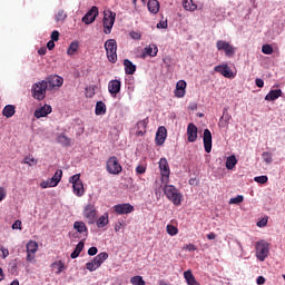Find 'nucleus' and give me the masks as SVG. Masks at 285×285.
I'll use <instances>...</instances> for the list:
<instances>
[{
    "label": "nucleus",
    "instance_id": "nucleus-1",
    "mask_svg": "<svg viewBox=\"0 0 285 285\" xmlns=\"http://www.w3.org/2000/svg\"><path fill=\"white\" fill-rule=\"evenodd\" d=\"M164 194L165 197H167V199L174 204V206H181V199H184V196L179 193V189H177L175 185L166 184L164 186Z\"/></svg>",
    "mask_w": 285,
    "mask_h": 285
},
{
    "label": "nucleus",
    "instance_id": "nucleus-2",
    "mask_svg": "<svg viewBox=\"0 0 285 285\" xmlns=\"http://www.w3.org/2000/svg\"><path fill=\"white\" fill-rule=\"evenodd\" d=\"M48 91V82L46 80L38 81L31 87V95L37 101H43L46 99V92Z\"/></svg>",
    "mask_w": 285,
    "mask_h": 285
},
{
    "label": "nucleus",
    "instance_id": "nucleus-3",
    "mask_svg": "<svg viewBox=\"0 0 285 285\" xmlns=\"http://www.w3.org/2000/svg\"><path fill=\"white\" fill-rule=\"evenodd\" d=\"M117 18V13L111 11L110 9H107L104 11V32L105 35H110L112 32V26H115V19Z\"/></svg>",
    "mask_w": 285,
    "mask_h": 285
},
{
    "label": "nucleus",
    "instance_id": "nucleus-4",
    "mask_svg": "<svg viewBox=\"0 0 285 285\" xmlns=\"http://www.w3.org/2000/svg\"><path fill=\"white\" fill-rule=\"evenodd\" d=\"M107 59L110 63H117V40L109 39L105 42Z\"/></svg>",
    "mask_w": 285,
    "mask_h": 285
},
{
    "label": "nucleus",
    "instance_id": "nucleus-5",
    "mask_svg": "<svg viewBox=\"0 0 285 285\" xmlns=\"http://www.w3.org/2000/svg\"><path fill=\"white\" fill-rule=\"evenodd\" d=\"M256 257L258 262H265L266 257H268V254L271 253V247L266 240H259L256 243Z\"/></svg>",
    "mask_w": 285,
    "mask_h": 285
},
{
    "label": "nucleus",
    "instance_id": "nucleus-6",
    "mask_svg": "<svg viewBox=\"0 0 285 285\" xmlns=\"http://www.w3.org/2000/svg\"><path fill=\"white\" fill-rule=\"evenodd\" d=\"M108 259V253L102 252L98 254L91 262L86 263L87 271H90V273H94V271H97V268L101 267V264Z\"/></svg>",
    "mask_w": 285,
    "mask_h": 285
},
{
    "label": "nucleus",
    "instance_id": "nucleus-7",
    "mask_svg": "<svg viewBox=\"0 0 285 285\" xmlns=\"http://www.w3.org/2000/svg\"><path fill=\"white\" fill-rule=\"evenodd\" d=\"M82 215L87 222V224H89V226H92V224H95L97 222V207H95V205L92 204H88L85 206Z\"/></svg>",
    "mask_w": 285,
    "mask_h": 285
},
{
    "label": "nucleus",
    "instance_id": "nucleus-8",
    "mask_svg": "<svg viewBox=\"0 0 285 285\" xmlns=\"http://www.w3.org/2000/svg\"><path fill=\"white\" fill-rule=\"evenodd\" d=\"M106 166L109 175H120L121 170H124V167H121V164H119L117 156L109 157Z\"/></svg>",
    "mask_w": 285,
    "mask_h": 285
},
{
    "label": "nucleus",
    "instance_id": "nucleus-9",
    "mask_svg": "<svg viewBox=\"0 0 285 285\" xmlns=\"http://www.w3.org/2000/svg\"><path fill=\"white\" fill-rule=\"evenodd\" d=\"M217 50H224L225 57L233 58L235 57L236 48L230 45V42H227L226 40H218L216 42Z\"/></svg>",
    "mask_w": 285,
    "mask_h": 285
},
{
    "label": "nucleus",
    "instance_id": "nucleus-10",
    "mask_svg": "<svg viewBox=\"0 0 285 285\" xmlns=\"http://www.w3.org/2000/svg\"><path fill=\"white\" fill-rule=\"evenodd\" d=\"M47 82V88L53 90V88H61L63 86V78L61 76H49L45 80Z\"/></svg>",
    "mask_w": 285,
    "mask_h": 285
},
{
    "label": "nucleus",
    "instance_id": "nucleus-11",
    "mask_svg": "<svg viewBox=\"0 0 285 285\" xmlns=\"http://www.w3.org/2000/svg\"><path fill=\"white\" fill-rule=\"evenodd\" d=\"M114 210L116 215H130V213H135V206L130 203L118 204L114 206Z\"/></svg>",
    "mask_w": 285,
    "mask_h": 285
},
{
    "label": "nucleus",
    "instance_id": "nucleus-12",
    "mask_svg": "<svg viewBox=\"0 0 285 285\" xmlns=\"http://www.w3.org/2000/svg\"><path fill=\"white\" fill-rule=\"evenodd\" d=\"M159 170L163 177V181L166 179V184H168V179L170 177V166L168 165V160L166 158H160Z\"/></svg>",
    "mask_w": 285,
    "mask_h": 285
},
{
    "label": "nucleus",
    "instance_id": "nucleus-13",
    "mask_svg": "<svg viewBox=\"0 0 285 285\" xmlns=\"http://www.w3.org/2000/svg\"><path fill=\"white\" fill-rule=\"evenodd\" d=\"M215 72H218L226 79H233L235 77V73H233V70H230V67H228L227 63L225 65H218L214 68Z\"/></svg>",
    "mask_w": 285,
    "mask_h": 285
},
{
    "label": "nucleus",
    "instance_id": "nucleus-14",
    "mask_svg": "<svg viewBox=\"0 0 285 285\" xmlns=\"http://www.w3.org/2000/svg\"><path fill=\"white\" fill-rule=\"evenodd\" d=\"M97 17H99V8L92 7V8L82 17V21H83V23H86L87 26H89V23H94V21H95V19H97Z\"/></svg>",
    "mask_w": 285,
    "mask_h": 285
},
{
    "label": "nucleus",
    "instance_id": "nucleus-15",
    "mask_svg": "<svg viewBox=\"0 0 285 285\" xmlns=\"http://www.w3.org/2000/svg\"><path fill=\"white\" fill-rule=\"evenodd\" d=\"M203 141L205 153H210L213 150V134L210 132V129L204 130Z\"/></svg>",
    "mask_w": 285,
    "mask_h": 285
},
{
    "label": "nucleus",
    "instance_id": "nucleus-16",
    "mask_svg": "<svg viewBox=\"0 0 285 285\" xmlns=\"http://www.w3.org/2000/svg\"><path fill=\"white\" fill-rule=\"evenodd\" d=\"M109 94L112 97H117L121 92V80H110L108 83Z\"/></svg>",
    "mask_w": 285,
    "mask_h": 285
},
{
    "label": "nucleus",
    "instance_id": "nucleus-17",
    "mask_svg": "<svg viewBox=\"0 0 285 285\" xmlns=\"http://www.w3.org/2000/svg\"><path fill=\"white\" fill-rule=\"evenodd\" d=\"M166 137H168V130L164 126L159 127L156 131V145L164 146Z\"/></svg>",
    "mask_w": 285,
    "mask_h": 285
},
{
    "label": "nucleus",
    "instance_id": "nucleus-18",
    "mask_svg": "<svg viewBox=\"0 0 285 285\" xmlns=\"http://www.w3.org/2000/svg\"><path fill=\"white\" fill-rule=\"evenodd\" d=\"M50 112H52V106L43 105L42 107L35 110L33 117H36V119H41V117H48Z\"/></svg>",
    "mask_w": 285,
    "mask_h": 285
},
{
    "label": "nucleus",
    "instance_id": "nucleus-19",
    "mask_svg": "<svg viewBox=\"0 0 285 285\" xmlns=\"http://www.w3.org/2000/svg\"><path fill=\"white\" fill-rule=\"evenodd\" d=\"M230 119H233V116H230V114H228V108L225 107L224 110H223V116L220 117V119L218 121L219 128L228 129V126L230 124Z\"/></svg>",
    "mask_w": 285,
    "mask_h": 285
},
{
    "label": "nucleus",
    "instance_id": "nucleus-20",
    "mask_svg": "<svg viewBox=\"0 0 285 285\" xmlns=\"http://www.w3.org/2000/svg\"><path fill=\"white\" fill-rule=\"evenodd\" d=\"M187 141H189V144L197 141V126L193 122L187 126Z\"/></svg>",
    "mask_w": 285,
    "mask_h": 285
},
{
    "label": "nucleus",
    "instance_id": "nucleus-21",
    "mask_svg": "<svg viewBox=\"0 0 285 285\" xmlns=\"http://www.w3.org/2000/svg\"><path fill=\"white\" fill-rule=\"evenodd\" d=\"M148 124H149V120L148 118H145L142 120H139L137 124H136V136L137 137H144L146 135V128H148Z\"/></svg>",
    "mask_w": 285,
    "mask_h": 285
},
{
    "label": "nucleus",
    "instance_id": "nucleus-22",
    "mask_svg": "<svg viewBox=\"0 0 285 285\" xmlns=\"http://www.w3.org/2000/svg\"><path fill=\"white\" fill-rule=\"evenodd\" d=\"M186 81L179 80L176 83V90H175V97H178V99H181V97L186 96Z\"/></svg>",
    "mask_w": 285,
    "mask_h": 285
},
{
    "label": "nucleus",
    "instance_id": "nucleus-23",
    "mask_svg": "<svg viewBox=\"0 0 285 285\" xmlns=\"http://www.w3.org/2000/svg\"><path fill=\"white\" fill-rule=\"evenodd\" d=\"M284 92L282 89H274L271 90L266 96H265V101H275L276 99H279Z\"/></svg>",
    "mask_w": 285,
    "mask_h": 285
},
{
    "label": "nucleus",
    "instance_id": "nucleus-24",
    "mask_svg": "<svg viewBox=\"0 0 285 285\" xmlns=\"http://www.w3.org/2000/svg\"><path fill=\"white\" fill-rule=\"evenodd\" d=\"M124 66H125V72L127 75H135L137 72V66L132 63V61L125 59L124 60Z\"/></svg>",
    "mask_w": 285,
    "mask_h": 285
},
{
    "label": "nucleus",
    "instance_id": "nucleus-25",
    "mask_svg": "<svg viewBox=\"0 0 285 285\" xmlns=\"http://www.w3.org/2000/svg\"><path fill=\"white\" fill-rule=\"evenodd\" d=\"M58 144L65 146L66 148L72 146V139H70L66 134H60L57 138Z\"/></svg>",
    "mask_w": 285,
    "mask_h": 285
},
{
    "label": "nucleus",
    "instance_id": "nucleus-26",
    "mask_svg": "<svg viewBox=\"0 0 285 285\" xmlns=\"http://www.w3.org/2000/svg\"><path fill=\"white\" fill-rule=\"evenodd\" d=\"M16 112L17 110L14 105H7L2 110V115L3 117H7V119H10V117H14Z\"/></svg>",
    "mask_w": 285,
    "mask_h": 285
},
{
    "label": "nucleus",
    "instance_id": "nucleus-27",
    "mask_svg": "<svg viewBox=\"0 0 285 285\" xmlns=\"http://www.w3.org/2000/svg\"><path fill=\"white\" fill-rule=\"evenodd\" d=\"M184 277L188 285H199V282H197V279H195V275H193L191 271L184 272Z\"/></svg>",
    "mask_w": 285,
    "mask_h": 285
},
{
    "label": "nucleus",
    "instance_id": "nucleus-28",
    "mask_svg": "<svg viewBox=\"0 0 285 285\" xmlns=\"http://www.w3.org/2000/svg\"><path fill=\"white\" fill-rule=\"evenodd\" d=\"M147 8L151 14H157L159 12V1L158 0H149L147 3Z\"/></svg>",
    "mask_w": 285,
    "mask_h": 285
},
{
    "label": "nucleus",
    "instance_id": "nucleus-29",
    "mask_svg": "<svg viewBox=\"0 0 285 285\" xmlns=\"http://www.w3.org/2000/svg\"><path fill=\"white\" fill-rule=\"evenodd\" d=\"M72 188L76 197H83V193H86V190L83 189V181L76 183L75 185H72Z\"/></svg>",
    "mask_w": 285,
    "mask_h": 285
},
{
    "label": "nucleus",
    "instance_id": "nucleus-30",
    "mask_svg": "<svg viewBox=\"0 0 285 285\" xmlns=\"http://www.w3.org/2000/svg\"><path fill=\"white\" fill-rule=\"evenodd\" d=\"M108 224H109L108 213H105L102 216H100L96 220V225L98 228H106V226H108Z\"/></svg>",
    "mask_w": 285,
    "mask_h": 285
},
{
    "label": "nucleus",
    "instance_id": "nucleus-31",
    "mask_svg": "<svg viewBox=\"0 0 285 285\" xmlns=\"http://www.w3.org/2000/svg\"><path fill=\"white\" fill-rule=\"evenodd\" d=\"M81 250H83V240H80L77 244L75 250L70 255L71 259H77V257H79V255H81Z\"/></svg>",
    "mask_w": 285,
    "mask_h": 285
},
{
    "label": "nucleus",
    "instance_id": "nucleus-32",
    "mask_svg": "<svg viewBox=\"0 0 285 285\" xmlns=\"http://www.w3.org/2000/svg\"><path fill=\"white\" fill-rule=\"evenodd\" d=\"M61 177H63V170L58 169L56 170L55 175L49 179H51V183L53 184V186H59V181H61Z\"/></svg>",
    "mask_w": 285,
    "mask_h": 285
},
{
    "label": "nucleus",
    "instance_id": "nucleus-33",
    "mask_svg": "<svg viewBox=\"0 0 285 285\" xmlns=\"http://www.w3.org/2000/svg\"><path fill=\"white\" fill-rule=\"evenodd\" d=\"M106 110H107V108H106V102H104V101H98V102L96 104L95 112H96L97 116L106 115Z\"/></svg>",
    "mask_w": 285,
    "mask_h": 285
},
{
    "label": "nucleus",
    "instance_id": "nucleus-34",
    "mask_svg": "<svg viewBox=\"0 0 285 285\" xmlns=\"http://www.w3.org/2000/svg\"><path fill=\"white\" fill-rule=\"evenodd\" d=\"M183 8L189 12H195V10H197V6L193 0H183Z\"/></svg>",
    "mask_w": 285,
    "mask_h": 285
},
{
    "label": "nucleus",
    "instance_id": "nucleus-35",
    "mask_svg": "<svg viewBox=\"0 0 285 285\" xmlns=\"http://www.w3.org/2000/svg\"><path fill=\"white\" fill-rule=\"evenodd\" d=\"M145 52L149 57H157L159 49L156 47V45H149L148 47L145 48Z\"/></svg>",
    "mask_w": 285,
    "mask_h": 285
},
{
    "label": "nucleus",
    "instance_id": "nucleus-36",
    "mask_svg": "<svg viewBox=\"0 0 285 285\" xmlns=\"http://www.w3.org/2000/svg\"><path fill=\"white\" fill-rule=\"evenodd\" d=\"M235 166H237V158L235 157V155L227 157V160H226L227 170H233Z\"/></svg>",
    "mask_w": 285,
    "mask_h": 285
},
{
    "label": "nucleus",
    "instance_id": "nucleus-37",
    "mask_svg": "<svg viewBox=\"0 0 285 285\" xmlns=\"http://www.w3.org/2000/svg\"><path fill=\"white\" fill-rule=\"evenodd\" d=\"M73 228L77 230V233H88V227H86V223L83 222H75Z\"/></svg>",
    "mask_w": 285,
    "mask_h": 285
},
{
    "label": "nucleus",
    "instance_id": "nucleus-38",
    "mask_svg": "<svg viewBox=\"0 0 285 285\" xmlns=\"http://www.w3.org/2000/svg\"><path fill=\"white\" fill-rule=\"evenodd\" d=\"M39 250V243H37L36 240H30L27 244V253H36Z\"/></svg>",
    "mask_w": 285,
    "mask_h": 285
},
{
    "label": "nucleus",
    "instance_id": "nucleus-39",
    "mask_svg": "<svg viewBox=\"0 0 285 285\" xmlns=\"http://www.w3.org/2000/svg\"><path fill=\"white\" fill-rule=\"evenodd\" d=\"M77 50H79V42L73 41L69 45V48L67 49V55L72 57V55H75V52H77Z\"/></svg>",
    "mask_w": 285,
    "mask_h": 285
},
{
    "label": "nucleus",
    "instance_id": "nucleus-40",
    "mask_svg": "<svg viewBox=\"0 0 285 285\" xmlns=\"http://www.w3.org/2000/svg\"><path fill=\"white\" fill-rule=\"evenodd\" d=\"M130 283L132 285H146V281H144V277L141 276H134L130 278Z\"/></svg>",
    "mask_w": 285,
    "mask_h": 285
},
{
    "label": "nucleus",
    "instance_id": "nucleus-41",
    "mask_svg": "<svg viewBox=\"0 0 285 285\" xmlns=\"http://www.w3.org/2000/svg\"><path fill=\"white\" fill-rule=\"evenodd\" d=\"M23 164H27L28 166H37L38 160H37V158L29 155V156L24 157Z\"/></svg>",
    "mask_w": 285,
    "mask_h": 285
},
{
    "label": "nucleus",
    "instance_id": "nucleus-42",
    "mask_svg": "<svg viewBox=\"0 0 285 285\" xmlns=\"http://www.w3.org/2000/svg\"><path fill=\"white\" fill-rule=\"evenodd\" d=\"M97 86H89L85 89L86 92V97L88 99H92L95 97V90H96Z\"/></svg>",
    "mask_w": 285,
    "mask_h": 285
},
{
    "label": "nucleus",
    "instance_id": "nucleus-43",
    "mask_svg": "<svg viewBox=\"0 0 285 285\" xmlns=\"http://www.w3.org/2000/svg\"><path fill=\"white\" fill-rule=\"evenodd\" d=\"M166 230H167L168 235H170L171 237H175V235H177V233H179V229L174 225H167Z\"/></svg>",
    "mask_w": 285,
    "mask_h": 285
},
{
    "label": "nucleus",
    "instance_id": "nucleus-44",
    "mask_svg": "<svg viewBox=\"0 0 285 285\" xmlns=\"http://www.w3.org/2000/svg\"><path fill=\"white\" fill-rule=\"evenodd\" d=\"M68 14H66V11L60 10L58 11V13L56 14V21L57 23H59L60 21H66Z\"/></svg>",
    "mask_w": 285,
    "mask_h": 285
},
{
    "label": "nucleus",
    "instance_id": "nucleus-45",
    "mask_svg": "<svg viewBox=\"0 0 285 285\" xmlns=\"http://www.w3.org/2000/svg\"><path fill=\"white\" fill-rule=\"evenodd\" d=\"M263 160L265 161V164H273V154L268 153V151H264L262 154Z\"/></svg>",
    "mask_w": 285,
    "mask_h": 285
},
{
    "label": "nucleus",
    "instance_id": "nucleus-46",
    "mask_svg": "<svg viewBox=\"0 0 285 285\" xmlns=\"http://www.w3.org/2000/svg\"><path fill=\"white\" fill-rule=\"evenodd\" d=\"M79 183H81L80 174H76L69 178V184H72V186H75L76 184H79Z\"/></svg>",
    "mask_w": 285,
    "mask_h": 285
},
{
    "label": "nucleus",
    "instance_id": "nucleus-47",
    "mask_svg": "<svg viewBox=\"0 0 285 285\" xmlns=\"http://www.w3.org/2000/svg\"><path fill=\"white\" fill-rule=\"evenodd\" d=\"M40 187H41V188H55V187H57V186H56V185L52 183V180L49 178V179L42 181V183L40 184Z\"/></svg>",
    "mask_w": 285,
    "mask_h": 285
},
{
    "label": "nucleus",
    "instance_id": "nucleus-48",
    "mask_svg": "<svg viewBox=\"0 0 285 285\" xmlns=\"http://www.w3.org/2000/svg\"><path fill=\"white\" fill-rule=\"evenodd\" d=\"M262 53L263 55H273V46H271V45H263Z\"/></svg>",
    "mask_w": 285,
    "mask_h": 285
},
{
    "label": "nucleus",
    "instance_id": "nucleus-49",
    "mask_svg": "<svg viewBox=\"0 0 285 285\" xmlns=\"http://www.w3.org/2000/svg\"><path fill=\"white\" fill-rule=\"evenodd\" d=\"M55 266H57L58 268L57 275H59L60 273H63V269L66 268V265L61 261L56 262Z\"/></svg>",
    "mask_w": 285,
    "mask_h": 285
},
{
    "label": "nucleus",
    "instance_id": "nucleus-50",
    "mask_svg": "<svg viewBox=\"0 0 285 285\" xmlns=\"http://www.w3.org/2000/svg\"><path fill=\"white\" fill-rule=\"evenodd\" d=\"M254 181L257 184H266L268 181V176H256Z\"/></svg>",
    "mask_w": 285,
    "mask_h": 285
},
{
    "label": "nucleus",
    "instance_id": "nucleus-51",
    "mask_svg": "<svg viewBox=\"0 0 285 285\" xmlns=\"http://www.w3.org/2000/svg\"><path fill=\"white\" fill-rule=\"evenodd\" d=\"M242 202H244V196L242 195L229 199V204H242Z\"/></svg>",
    "mask_w": 285,
    "mask_h": 285
},
{
    "label": "nucleus",
    "instance_id": "nucleus-52",
    "mask_svg": "<svg viewBox=\"0 0 285 285\" xmlns=\"http://www.w3.org/2000/svg\"><path fill=\"white\" fill-rule=\"evenodd\" d=\"M129 37H131V39H134L135 41H139V39H141V33L137 31H131L129 33Z\"/></svg>",
    "mask_w": 285,
    "mask_h": 285
},
{
    "label": "nucleus",
    "instance_id": "nucleus-53",
    "mask_svg": "<svg viewBox=\"0 0 285 285\" xmlns=\"http://www.w3.org/2000/svg\"><path fill=\"white\" fill-rule=\"evenodd\" d=\"M136 173H137V175H144V173H146V166L145 165H138L136 167Z\"/></svg>",
    "mask_w": 285,
    "mask_h": 285
},
{
    "label": "nucleus",
    "instance_id": "nucleus-54",
    "mask_svg": "<svg viewBox=\"0 0 285 285\" xmlns=\"http://www.w3.org/2000/svg\"><path fill=\"white\" fill-rule=\"evenodd\" d=\"M97 253H99V249H97V247H90V248L88 249V255H89L90 257H95V255H97Z\"/></svg>",
    "mask_w": 285,
    "mask_h": 285
},
{
    "label": "nucleus",
    "instance_id": "nucleus-55",
    "mask_svg": "<svg viewBox=\"0 0 285 285\" xmlns=\"http://www.w3.org/2000/svg\"><path fill=\"white\" fill-rule=\"evenodd\" d=\"M12 229L13 230H21V220H16L13 224H12Z\"/></svg>",
    "mask_w": 285,
    "mask_h": 285
},
{
    "label": "nucleus",
    "instance_id": "nucleus-56",
    "mask_svg": "<svg viewBox=\"0 0 285 285\" xmlns=\"http://www.w3.org/2000/svg\"><path fill=\"white\" fill-rule=\"evenodd\" d=\"M184 248L185 250H189V253L197 250V246H195L194 244H188Z\"/></svg>",
    "mask_w": 285,
    "mask_h": 285
},
{
    "label": "nucleus",
    "instance_id": "nucleus-57",
    "mask_svg": "<svg viewBox=\"0 0 285 285\" xmlns=\"http://www.w3.org/2000/svg\"><path fill=\"white\" fill-rule=\"evenodd\" d=\"M1 253H2V259H6V257H8V255H10V250H8V248L6 247H1L0 248Z\"/></svg>",
    "mask_w": 285,
    "mask_h": 285
},
{
    "label": "nucleus",
    "instance_id": "nucleus-58",
    "mask_svg": "<svg viewBox=\"0 0 285 285\" xmlns=\"http://www.w3.org/2000/svg\"><path fill=\"white\" fill-rule=\"evenodd\" d=\"M51 41H59V31L55 30L51 32Z\"/></svg>",
    "mask_w": 285,
    "mask_h": 285
},
{
    "label": "nucleus",
    "instance_id": "nucleus-59",
    "mask_svg": "<svg viewBox=\"0 0 285 285\" xmlns=\"http://www.w3.org/2000/svg\"><path fill=\"white\" fill-rule=\"evenodd\" d=\"M268 224V219L263 218L257 223L258 228H264Z\"/></svg>",
    "mask_w": 285,
    "mask_h": 285
},
{
    "label": "nucleus",
    "instance_id": "nucleus-60",
    "mask_svg": "<svg viewBox=\"0 0 285 285\" xmlns=\"http://www.w3.org/2000/svg\"><path fill=\"white\" fill-rule=\"evenodd\" d=\"M255 83L257 88H264V80L262 78H256Z\"/></svg>",
    "mask_w": 285,
    "mask_h": 285
},
{
    "label": "nucleus",
    "instance_id": "nucleus-61",
    "mask_svg": "<svg viewBox=\"0 0 285 285\" xmlns=\"http://www.w3.org/2000/svg\"><path fill=\"white\" fill-rule=\"evenodd\" d=\"M6 196H7L6 188L0 187V202H3Z\"/></svg>",
    "mask_w": 285,
    "mask_h": 285
},
{
    "label": "nucleus",
    "instance_id": "nucleus-62",
    "mask_svg": "<svg viewBox=\"0 0 285 285\" xmlns=\"http://www.w3.org/2000/svg\"><path fill=\"white\" fill-rule=\"evenodd\" d=\"M256 283L258 285H264V284H266V278L264 276H258L256 279Z\"/></svg>",
    "mask_w": 285,
    "mask_h": 285
},
{
    "label": "nucleus",
    "instance_id": "nucleus-63",
    "mask_svg": "<svg viewBox=\"0 0 285 285\" xmlns=\"http://www.w3.org/2000/svg\"><path fill=\"white\" fill-rule=\"evenodd\" d=\"M36 253H27V262H32L35 259Z\"/></svg>",
    "mask_w": 285,
    "mask_h": 285
},
{
    "label": "nucleus",
    "instance_id": "nucleus-64",
    "mask_svg": "<svg viewBox=\"0 0 285 285\" xmlns=\"http://www.w3.org/2000/svg\"><path fill=\"white\" fill-rule=\"evenodd\" d=\"M47 48H48V50H55V40H50V41L47 43Z\"/></svg>",
    "mask_w": 285,
    "mask_h": 285
}]
</instances>
